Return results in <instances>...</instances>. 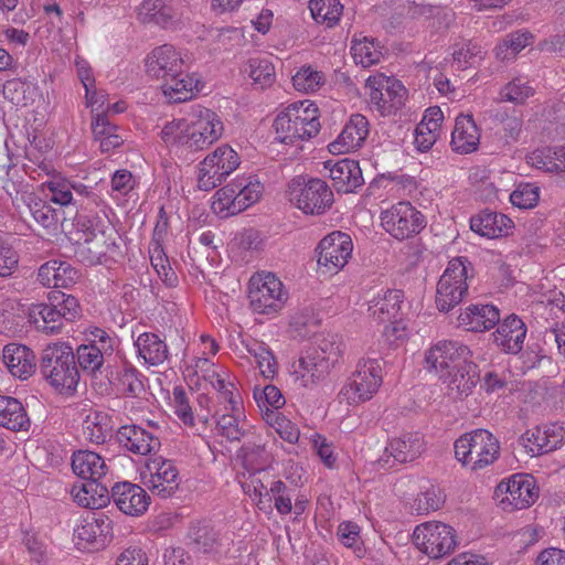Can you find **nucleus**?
Here are the masks:
<instances>
[{"mask_svg":"<svg viewBox=\"0 0 565 565\" xmlns=\"http://www.w3.org/2000/svg\"><path fill=\"white\" fill-rule=\"evenodd\" d=\"M116 507L125 514H143L150 503V497L140 486L124 481L111 487V497Z\"/></svg>","mask_w":565,"mask_h":565,"instance_id":"obj_19","label":"nucleus"},{"mask_svg":"<svg viewBox=\"0 0 565 565\" xmlns=\"http://www.w3.org/2000/svg\"><path fill=\"white\" fill-rule=\"evenodd\" d=\"M351 237L342 232H332L323 237L318 247V265L326 273L335 274L342 269L352 255Z\"/></svg>","mask_w":565,"mask_h":565,"instance_id":"obj_14","label":"nucleus"},{"mask_svg":"<svg viewBox=\"0 0 565 565\" xmlns=\"http://www.w3.org/2000/svg\"><path fill=\"white\" fill-rule=\"evenodd\" d=\"M369 135V121L361 114L351 116L337 140L329 145L332 153H347L361 147Z\"/></svg>","mask_w":565,"mask_h":565,"instance_id":"obj_26","label":"nucleus"},{"mask_svg":"<svg viewBox=\"0 0 565 565\" xmlns=\"http://www.w3.org/2000/svg\"><path fill=\"white\" fill-rule=\"evenodd\" d=\"M83 430L86 438L92 443L104 444L113 434L111 419L104 412H90L83 423Z\"/></svg>","mask_w":565,"mask_h":565,"instance_id":"obj_44","label":"nucleus"},{"mask_svg":"<svg viewBox=\"0 0 565 565\" xmlns=\"http://www.w3.org/2000/svg\"><path fill=\"white\" fill-rule=\"evenodd\" d=\"M111 521L104 513H94L75 530L76 537L95 548H100L111 539Z\"/></svg>","mask_w":565,"mask_h":565,"instance_id":"obj_33","label":"nucleus"},{"mask_svg":"<svg viewBox=\"0 0 565 565\" xmlns=\"http://www.w3.org/2000/svg\"><path fill=\"white\" fill-rule=\"evenodd\" d=\"M72 469L81 481L100 480L106 475L107 466L97 452L78 450L73 454Z\"/></svg>","mask_w":565,"mask_h":565,"instance_id":"obj_36","label":"nucleus"},{"mask_svg":"<svg viewBox=\"0 0 565 565\" xmlns=\"http://www.w3.org/2000/svg\"><path fill=\"white\" fill-rule=\"evenodd\" d=\"M47 190L51 193L50 201L65 206L68 204H82L78 199L74 196L73 183L66 179L53 178L45 183Z\"/></svg>","mask_w":565,"mask_h":565,"instance_id":"obj_60","label":"nucleus"},{"mask_svg":"<svg viewBox=\"0 0 565 565\" xmlns=\"http://www.w3.org/2000/svg\"><path fill=\"white\" fill-rule=\"evenodd\" d=\"M150 478L146 482L148 488L161 498L171 497L179 487V473L175 466L169 460H153L148 465Z\"/></svg>","mask_w":565,"mask_h":565,"instance_id":"obj_24","label":"nucleus"},{"mask_svg":"<svg viewBox=\"0 0 565 565\" xmlns=\"http://www.w3.org/2000/svg\"><path fill=\"white\" fill-rule=\"evenodd\" d=\"M29 319L36 330L46 334L60 333L65 323L50 301L32 305L29 310Z\"/></svg>","mask_w":565,"mask_h":565,"instance_id":"obj_40","label":"nucleus"},{"mask_svg":"<svg viewBox=\"0 0 565 565\" xmlns=\"http://www.w3.org/2000/svg\"><path fill=\"white\" fill-rule=\"evenodd\" d=\"M380 372L381 365L377 360L370 359L360 362L350 382L340 391V395L349 404L369 401L377 392L382 383Z\"/></svg>","mask_w":565,"mask_h":565,"instance_id":"obj_11","label":"nucleus"},{"mask_svg":"<svg viewBox=\"0 0 565 565\" xmlns=\"http://www.w3.org/2000/svg\"><path fill=\"white\" fill-rule=\"evenodd\" d=\"M411 13L416 19L434 20L439 26L447 25L450 19V13L446 8L429 3H414Z\"/></svg>","mask_w":565,"mask_h":565,"instance_id":"obj_63","label":"nucleus"},{"mask_svg":"<svg viewBox=\"0 0 565 565\" xmlns=\"http://www.w3.org/2000/svg\"><path fill=\"white\" fill-rule=\"evenodd\" d=\"M462 257L452 258L439 278L436 305L439 311L448 312L461 302L467 294V267Z\"/></svg>","mask_w":565,"mask_h":565,"instance_id":"obj_9","label":"nucleus"},{"mask_svg":"<svg viewBox=\"0 0 565 565\" xmlns=\"http://www.w3.org/2000/svg\"><path fill=\"white\" fill-rule=\"evenodd\" d=\"M446 501L444 490L438 486H430L418 493L413 503V510L417 514H427L430 511L439 510Z\"/></svg>","mask_w":565,"mask_h":565,"instance_id":"obj_55","label":"nucleus"},{"mask_svg":"<svg viewBox=\"0 0 565 565\" xmlns=\"http://www.w3.org/2000/svg\"><path fill=\"white\" fill-rule=\"evenodd\" d=\"M215 433L226 440L234 443L244 438L248 434V430L245 424H241L238 416L234 414H223L215 420Z\"/></svg>","mask_w":565,"mask_h":565,"instance_id":"obj_54","label":"nucleus"},{"mask_svg":"<svg viewBox=\"0 0 565 565\" xmlns=\"http://www.w3.org/2000/svg\"><path fill=\"white\" fill-rule=\"evenodd\" d=\"M494 343L509 354L519 353L524 343L526 327L516 316H509L492 333Z\"/></svg>","mask_w":565,"mask_h":565,"instance_id":"obj_27","label":"nucleus"},{"mask_svg":"<svg viewBox=\"0 0 565 565\" xmlns=\"http://www.w3.org/2000/svg\"><path fill=\"white\" fill-rule=\"evenodd\" d=\"M454 448L456 459L473 471L491 466L500 456L498 438L482 428L461 435Z\"/></svg>","mask_w":565,"mask_h":565,"instance_id":"obj_3","label":"nucleus"},{"mask_svg":"<svg viewBox=\"0 0 565 565\" xmlns=\"http://www.w3.org/2000/svg\"><path fill=\"white\" fill-rule=\"evenodd\" d=\"M309 10L317 23L332 28L342 15L343 6L340 0H310Z\"/></svg>","mask_w":565,"mask_h":565,"instance_id":"obj_48","label":"nucleus"},{"mask_svg":"<svg viewBox=\"0 0 565 565\" xmlns=\"http://www.w3.org/2000/svg\"><path fill=\"white\" fill-rule=\"evenodd\" d=\"M470 358L471 351L467 345L454 340H441L426 352L425 361L429 371H435L444 377L451 375L452 370Z\"/></svg>","mask_w":565,"mask_h":565,"instance_id":"obj_13","label":"nucleus"},{"mask_svg":"<svg viewBox=\"0 0 565 565\" xmlns=\"http://www.w3.org/2000/svg\"><path fill=\"white\" fill-rule=\"evenodd\" d=\"M324 83L323 74L319 71L313 70L311 66L301 67L292 76L294 87L303 93H312L320 88Z\"/></svg>","mask_w":565,"mask_h":565,"instance_id":"obj_61","label":"nucleus"},{"mask_svg":"<svg viewBox=\"0 0 565 565\" xmlns=\"http://www.w3.org/2000/svg\"><path fill=\"white\" fill-rule=\"evenodd\" d=\"M312 354H315L317 360V362H313L316 367L315 375L317 379H323L331 367L339 362L342 354V343L335 337L323 338Z\"/></svg>","mask_w":565,"mask_h":565,"instance_id":"obj_41","label":"nucleus"},{"mask_svg":"<svg viewBox=\"0 0 565 565\" xmlns=\"http://www.w3.org/2000/svg\"><path fill=\"white\" fill-rule=\"evenodd\" d=\"M238 456L248 471L265 468L270 458L260 437L245 441L238 450Z\"/></svg>","mask_w":565,"mask_h":565,"instance_id":"obj_49","label":"nucleus"},{"mask_svg":"<svg viewBox=\"0 0 565 565\" xmlns=\"http://www.w3.org/2000/svg\"><path fill=\"white\" fill-rule=\"evenodd\" d=\"M135 345L139 356L150 365L162 364L168 359V345L156 333H141L136 340Z\"/></svg>","mask_w":565,"mask_h":565,"instance_id":"obj_43","label":"nucleus"},{"mask_svg":"<svg viewBox=\"0 0 565 565\" xmlns=\"http://www.w3.org/2000/svg\"><path fill=\"white\" fill-rule=\"evenodd\" d=\"M40 373L57 391H75L79 370L72 347L66 342L47 344L41 353Z\"/></svg>","mask_w":565,"mask_h":565,"instance_id":"obj_1","label":"nucleus"},{"mask_svg":"<svg viewBox=\"0 0 565 565\" xmlns=\"http://www.w3.org/2000/svg\"><path fill=\"white\" fill-rule=\"evenodd\" d=\"M470 228L480 236L498 238L510 234L513 221L504 214L483 210L470 218Z\"/></svg>","mask_w":565,"mask_h":565,"instance_id":"obj_30","label":"nucleus"},{"mask_svg":"<svg viewBox=\"0 0 565 565\" xmlns=\"http://www.w3.org/2000/svg\"><path fill=\"white\" fill-rule=\"evenodd\" d=\"M277 139L286 145L308 140L318 135V107L308 100L290 104L275 119Z\"/></svg>","mask_w":565,"mask_h":565,"instance_id":"obj_2","label":"nucleus"},{"mask_svg":"<svg viewBox=\"0 0 565 565\" xmlns=\"http://www.w3.org/2000/svg\"><path fill=\"white\" fill-rule=\"evenodd\" d=\"M236 186L238 188V200L235 210L241 213L259 200L263 185L257 180L253 181L250 178L242 177L236 179Z\"/></svg>","mask_w":565,"mask_h":565,"instance_id":"obj_58","label":"nucleus"},{"mask_svg":"<svg viewBox=\"0 0 565 565\" xmlns=\"http://www.w3.org/2000/svg\"><path fill=\"white\" fill-rule=\"evenodd\" d=\"M163 94L173 103H182L192 97L193 88L196 87V81L184 73L169 76L162 83Z\"/></svg>","mask_w":565,"mask_h":565,"instance_id":"obj_45","label":"nucleus"},{"mask_svg":"<svg viewBox=\"0 0 565 565\" xmlns=\"http://www.w3.org/2000/svg\"><path fill=\"white\" fill-rule=\"evenodd\" d=\"M533 35L529 31H516L508 34L505 39L497 45L495 55L504 61L514 57L519 52L532 43Z\"/></svg>","mask_w":565,"mask_h":565,"instance_id":"obj_51","label":"nucleus"},{"mask_svg":"<svg viewBox=\"0 0 565 565\" xmlns=\"http://www.w3.org/2000/svg\"><path fill=\"white\" fill-rule=\"evenodd\" d=\"M138 19L143 24H154L163 29L174 28L179 15L164 0H145L138 10Z\"/></svg>","mask_w":565,"mask_h":565,"instance_id":"obj_34","label":"nucleus"},{"mask_svg":"<svg viewBox=\"0 0 565 565\" xmlns=\"http://www.w3.org/2000/svg\"><path fill=\"white\" fill-rule=\"evenodd\" d=\"M534 93L535 89L530 85L529 81L523 77H515L501 88L500 97L503 102L521 105L533 96Z\"/></svg>","mask_w":565,"mask_h":565,"instance_id":"obj_57","label":"nucleus"},{"mask_svg":"<svg viewBox=\"0 0 565 565\" xmlns=\"http://www.w3.org/2000/svg\"><path fill=\"white\" fill-rule=\"evenodd\" d=\"M352 55L356 64L370 67L380 62L382 52L373 40H353L351 46Z\"/></svg>","mask_w":565,"mask_h":565,"instance_id":"obj_56","label":"nucleus"},{"mask_svg":"<svg viewBox=\"0 0 565 565\" xmlns=\"http://www.w3.org/2000/svg\"><path fill=\"white\" fill-rule=\"evenodd\" d=\"M71 494L78 505L93 510L105 507L111 497L108 487L100 480L76 482L71 489Z\"/></svg>","mask_w":565,"mask_h":565,"instance_id":"obj_32","label":"nucleus"},{"mask_svg":"<svg viewBox=\"0 0 565 565\" xmlns=\"http://www.w3.org/2000/svg\"><path fill=\"white\" fill-rule=\"evenodd\" d=\"M366 87L370 89V104L381 115H391L404 106L407 90L399 81L380 74L370 76Z\"/></svg>","mask_w":565,"mask_h":565,"instance_id":"obj_12","label":"nucleus"},{"mask_svg":"<svg viewBox=\"0 0 565 565\" xmlns=\"http://www.w3.org/2000/svg\"><path fill=\"white\" fill-rule=\"evenodd\" d=\"M403 301V291L398 289H387L383 296H377L371 300L369 311L380 322H387L395 319L401 310Z\"/></svg>","mask_w":565,"mask_h":565,"instance_id":"obj_42","label":"nucleus"},{"mask_svg":"<svg viewBox=\"0 0 565 565\" xmlns=\"http://www.w3.org/2000/svg\"><path fill=\"white\" fill-rule=\"evenodd\" d=\"M151 265L157 271L160 279L168 287H175L178 284V276L171 268L168 259L162 256V248L160 244L153 246L151 255Z\"/></svg>","mask_w":565,"mask_h":565,"instance_id":"obj_64","label":"nucleus"},{"mask_svg":"<svg viewBox=\"0 0 565 565\" xmlns=\"http://www.w3.org/2000/svg\"><path fill=\"white\" fill-rule=\"evenodd\" d=\"M244 73L253 79L254 85L264 89L275 82V67L266 58H250L244 68Z\"/></svg>","mask_w":565,"mask_h":565,"instance_id":"obj_50","label":"nucleus"},{"mask_svg":"<svg viewBox=\"0 0 565 565\" xmlns=\"http://www.w3.org/2000/svg\"><path fill=\"white\" fill-rule=\"evenodd\" d=\"M239 156L232 147H217L199 166L198 188L202 191L215 189L239 167Z\"/></svg>","mask_w":565,"mask_h":565,"instance_id":"obj_7","label":"nucleus"},{"mask_svg":"<svg viewBox=\"0 0 565 565\" xmlns=\"http://www.w3.org/2000/svg\"><path fill=\"white\" fill-rule=\"evenodd\" d=\"M237 194L238 188L236 186L235 180L215 192L212 209L223 217L238 214L239 211L234 210V207L236 209V201L238 200Z\"/></svg>","mask_w":565,"mask_h":565,"instance_id":"obj_52","label":"nucleus"},{"mask_svg":"<svg viewBox=\"0 0 565 565\" xmlns=\"http://www.w3.org/2000/svg\"><path fill=\"white\" fill-rule=\"evenodd\" d=\"M104 393L108 392L111 387H116L122 394L129 397H138L145 392V385L141 380V374L136 367L129 364H124L117 367L114 363L111 366V375H107Z\"/></svg>","mask_w":565,"mask_h":565,"instance_id":"obj_31","label":"nucleus"},{"mask_svg":"<svg viewBox=\"0 0 565 565\" xmlns=\"http://www.w3.org/2000/svg\"><path fill=\"white\" fill-rule=\"evenodd\" d=\"M425 450L424 437L419 433H405L390 440L379 462L385 467L414 461Z\"/></svg>","mask_w":565,"mask_h":565,"instance_id":"obj_17","label":"nucleus"},{"mask_svg":"<svg viewBox=\"0 0 565 565\" xmlns=\"http://www.w3.org/2000/svg\"><path fill=\"white\" fill-rule=\"evenodd\" d=\"M2 358L10 373L20 380H26L35 372V354L26 345L7 344L3 348Z\"/></svg>","mask_w":565,"mask_h":565,"instance_id":"obj_28","label":"nucleus"},{"mask_svg":"<svg viewBox=\"0 0 565 565\" xmlns=\"http://www.w3.org/2000/svg\"><path fill=\"white\" fill-rule=\"evenodd\" d=\"M413 543L433 559L451 554L458 545L455 529L437 521L417 525L413 532Z\"/></svg>","mask_w":565,"mask_h":565,"instance_id":"obj_5","label":"nucleus"},{"mask_svg":"<svg viewBox=\"0 0 565 565\" xmlns=\"http://www.w3.org/2000/svg\"><path fill=\"white\" fill-rule=\"evenodd\" d=\"M75 360L79 373L88 376L93 386L97 387L102 393L105 391L107 375H111V366L114 363L107 361L106 356L95 345L82 344L76 349Z\"/></svg>","mask_w":565,"mask_h":565,"instance_id":"obj_16","label":"nucleus"},{"mask_svg":"<svg viewBox=\"0 0 565 565\" xmlns=\"http://www.w3.org/2000/svg\"><path fill=\"white\" fill-rule=\"evenodd\" d=\"M522 440L532 456L548 454L563 445L565 428L558 424L535 427L526 430L522 435Z\"/></svg>","mask_w":565,"mask_h":565,"instance_id":"obj_20","label":"nucleus"},{"mask_svg":"<svg viewBox=\"0 0 565 565\" xmlns=\"http://www.w3.org/2000/svg\"><path fill=\"white\" fill-rule=\"evenodd\" d=\"M326 168H329V177L339 193L354 192L364 183L362 170L355 160L345 158L334 163L327 161Z\"/></svg>","mask_w":565,"mask_h":565,"instance_id":"obj_23","label":"nucleus"},{"mask_svg":"<svg viewBox=\"0 0 565 565\" xmlns=\"http://www.w3.org/2000/svg\"><path fill=\"white\" fill-rule=\"evenodd\" d=\"M78 271L68 262L51 259L38 270V281L47 288H70L78 280Z\"/></svg>","mask_w":565,"mask_h":565,"instance_id":"obj_25","label":"nucleus"},{"mask_svg":"<svg viewBox=\"0 0 565 565\" xmlns=\"http://www.w3.org/2000/svg\"><path fill=\"white\" fill-rule=\"evenodd\" d=\"M190 544L196 552L211 553L217 545V533L205 521L191 523L188 532Z\"/></svg>","mask_w":565,"mask_h":565,"instance_id":"obj_47","label":"nucleus"},{"mask_svg":"<svg viewBox=\"0 0 565 565\" xmlns=\"http://www.w3.org/2000/svg\"><path fill=\"white\" fill-rule=\"evenodd\" d=\"M446 376L450 394H454L456 398L469 396L479 382L478 366L470 360L452 370L451 375Z\"/></svg>","mask_w":565,"mask_h":565,"instance_id":"obj_37","label":"nucleus"},{"mask_svg":"<svg viewBox=\"0 0 565 565\" xmlns=\"http://www.w3.org/2000/svg\"><path fill=\"white\" fill-rule=\"evenodd\" d=\"M116 438L122 448L141 456L156 452L161 446L158 436L138 425L121 426L117 430Z\"/></svg>","mask_w":565,"mask_h":565,"instance_id":"obj_21","label":"nucleus"},{"mask_svg":"<svg viewBox=\"0 0 565 565\" xmlns=\"http://www.w3.org/2000/svg\"><path fill=\"white\" fill-rule=\"evenodd\" d=\"M47 299L57 309L64 322L74 321L78 317L79 303L74 296L53 290L49 292Z\"/></svg>","mask_w":565,"mask_h":565,"instance_id":"obj_59","label":"nucleus"},{"mask_svg":"<svg viewBox=\"0 0 565 565\" xmlns=\"http://www.w3.org/2000/svg\"><path fill=\"white\" fill-rule=\"evenodd\" d=\"M278 478L266 468H257L250 472L249 482L246 484L248 492H253L254 499L257 500V507L265 511L271 512L270 491L273 490Z\"/></svg>","mask_w":565,"mask_h":565,"instance_id":"obj_38","label":"nucleus"},{"mask_svg":"<svg viewBox=\"0 0 565 565\" xmlns=\"http://www.w3.org/2000/svg\"><path fill=\"white\" fill-rule=\"evenodd\" d=\"M500 321V313L492 305H469L458 317V324L467 331L483 332Z\"/></svg>","mask_w":565,"mask_h":565,"instance_id":"obj_29","label":"nucleus"},{"mask_svg":"<svg viewBox=\"0 0 565 565\" xmlns=\"http://www.w3.org/2000/svg\"><path fill=\"white\" fill-rule=\"evenodd\" d=\"M479 139V129L472 119V116H458L451 134L452 150L459 153H471L477 150Z\"/></svg>","mask_w":565,"mask_h":565,"instance_id":"obj_35","label":"nucleus"},{"mask_svg":"<svg viewBox=\"0 0 565 565\" xmlns=\"http://www.w3.org/2000/svg\"><path fill=\"white\" fill-rule=\"evenodd\" d=\"M0 426L12 431L28 430L30 418L20 401L0 395Z\"/></svg>","mask_w":565,"mask_h":565,"instance_id":"obj_39","label":"nucleus"},{"mask_svg":"<svg viewBox=\"0 0 565 565\" xmlns=\"http://www.w3.org/2000/svg\"><path fill=\"white\" fill-rule=\"evenodd\" d=\"M537 497L533 479L523 473H515L502 480L494 490V498L504 511L526 509L535 502Z\"/></svg>","mask_w":565,"mask_h":565,"instance_id":"obj_10","label":"nucleus"},{"mask_svg":"<svg viewBox=\"0 0 565 565\" xmlns=\"http://www.w3.org/2000/svg\"><path fill=\"white\" fill-rule=\"evenodd\" d=\"M290 201L306 214H323L333 204V193L326 181L298 177L289 184Z\"/></svg>","mask_w":565,"mask_h":565,"instance_id":"obj_6","label":"nucleus"},{"mask_svg":"<svg viewBox=\"0 0 565 565\" xmlns=\"http://www.w3.org/2000/svg\"><path fill=\"white\" fill-rule=\"evenodd\" d=\"M215 131L212 128V135L202 137V132L196 131V128L185 118L166 124L161 130V137L168 145L182 146L190 151H199L216 141Z\"/></svg>","mask_w":565,"mask_h":565,"instance_id":"obj_15","label":"nucleus"},{"mask_svg":"<svg viewBox=\"0 0 565 565\" xmlns=\"http://www.w3.org/2000/svg\"><path fill=\"white\" fill-rule=\"evenodd\" d=\"M117 248L115 239L105 231L89 233L75 249V256L85 265L102 264L104 258Z\"/></svg>","mask_w":565,"mask_h":565,"instance_id":"obj_22","label":"nucleus"},{"mask_svg":"<svg viewBox=\"0 0 565 565\" xmlns=\"http://www.w3.org/2000/svg\"><path fill=\"white\" fill-rule=\"evenodd\" d=\"M188 119L196 128V131L202 132V137L212 135V128L217 130L215 131L216 140L223 135L224 127L222 120L217 114L209 108L201 105L192 107Z\"/></svg>","mask_w":565,"mask_h":565,"instance_id":"obj_46","label":"nucleus"},{"mask_svg":"<svg viewBox=\"0 0 565 565\" xmlns=\"http://www.w3.org/2000/svg\"><path fill=\"white\" fill-rule=\"evenodd\" d=\"M34 221L46 230L56 231L60 223V212L43 201L30 205Z\"/></svg>","mask_w":565,"mask_h":565,"instance_id":"obj_62","label":"nucleus"},{"mask_svg":"<svg viewBox=\"0 0 565 565\" xmlns=\"http://www.w3.org/2000/svg\"><path fill=\"white\" fill-rule=\"evenodd\" d=\"M184 66L181 54L170 44L156 47L146 60L147 74L162 79L179 75Z\"/></svg>","mask_w":565,"mask_h":565,"instance_id":"obj_18","label":"nucleus"},{"mask_svg":"<svg viewBox=\"0 0 565 565\" xmlns=\"http://www.w3.org/2000/svg\"><path fill=\"white\" fill-rule=\"evenodd\" d=\"M248 299L254 312L270 315L284 307L287 292L275 274L263 271L253 275L249 279Z\"/></svg>","mask_w":565,"mask_h":565,"instance_id":"obj_4","label":"nucleus"},{"mask_svg":"<svg viewBox=\"0 0 565 565\" xmlns=\"http://www.w3.org/2000/svg\"><path fill=\"white\" fill-rule=\"evenodd\" d=\"M383 228L394 238L404 241L426 226L424 214L407 201H401L381 213Z\"/></svg>","mask_w":565,"mask_h":565,"instance_id":"obj_8","label":"nucleus"},{"mask_svg":"<svg viewBox=\"0 0 565 565\" xmlns=\"http://www.w3.org/2000/svg\"><path fill=\"white\" fill-rule=\"evenodd\" d=\"M247 352L254 356L262 375L265 379H274L278 371V363L267 344L255 342L247 347Z\"/></svg>","mask_w":565,"mask_h":565,"instance_id":"obj_53","label":"nucleus"}]
</instances>
